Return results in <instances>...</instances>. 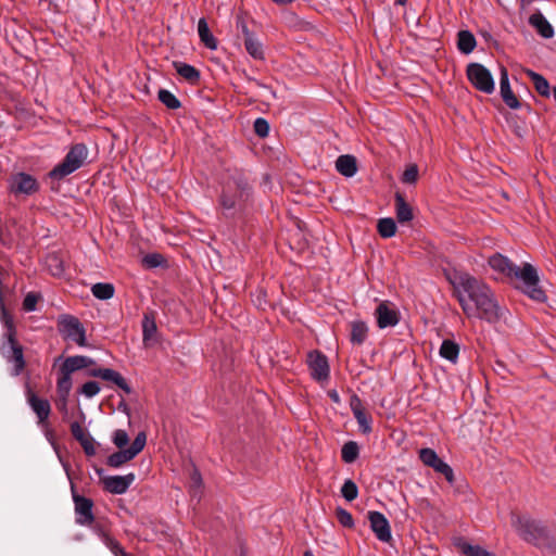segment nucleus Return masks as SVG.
Wrapping results in <instances>:
<instances>
[{
	"label": "nucleus",
	"instance_id": "e433bc0d",
	"mask_svg": "<svg viewBox=\"0 0 556 556\" xmlns=\"http://www.w3.org/2000/svg\"><path fill=\"white\" fill-rule=\"evenodd\" d=\"M156 330L154 317L146 314L142 319V337L146 344L154 338Z\"/></svg>",
	"mask_w": 556,
	"mask_h": 556
},
{
	"label": "nucleus",
	"instance_id": "f3484780",
	"mask_svg": "<svg viewBox=\"0 0 556 556\" xmlns=\"http://www.w3.org/2000/svg\"><path fill=\"white\" fill-rule=\"evenodd\" d=\"M375 316L377 319V326L380 329L394 327L400 321V313L395 308L390 307L387 302H381L377 306Z\"/></svg>",
	"mask_w": 556,
	"mask_h": 556
},
{
	"label": "nucleus",
	"instance_id": "49530a36",
	"mask_svg": "<svg viewBox=\"0 0 556 556\" xmlns=\"http://www.w3.org/2000/svg\"><path fill=\"white\" fill-rule=\"evenodd\" d=\"M71 433L78 442L90 435V433L78 421H73L71 424Z\"/></svg>",
	"mask_w": 556,
	"mask_h": 556
},
{
	"label": "nucleus",
	"instance_id": "72a5a7b5",
	"mask_svg": "<svg viewBox=\"0 0 556 556\" xmlns=\"http://www.w3.org/2000/svg\"><path fill=\"white\" fill-rule=\"evenodd\" d=\"M440 356L452 362L456 363L459 354V345L452 340H444L440 346Z\"/></svg>",
	"mask_w": 556,
	"mask_h": 556
},
{
	"label": "nucleus",
	"instance_id": "ea45409f",
	"mask_svg": "<svg viewBox=\"0 0 556 556\" xmlns=\"http://www.w3.org/2000/svg\"><path fill=\"white\" fill-rule=\"evenodd\" d=\"M434 471L442 473L448 483L453 484L455 477L452 467L443 462L439 456L433 462V465L430 466Z\"/></svg>",
	"mask_w": 556,
	"mask_h": 556
},
{
	"label": "nucleus",
	"instance_id": "c9c22d12",
	"mask_svg": "<svg viewBox=\"0 0 556 556\" xmlns=\"http://www.w3.org/2000/svg\"><path fill=\"white\" fill-rule=\"evenodd\" d=\"M359 455V447L355 441H348L341 450V458L346 464L354 463Z\"/></svg>",
	"mask_w": 556,
	"mask_h": 556
},
{
	"label": "nucleus",
	"instance_id": "20e7f679",
	"mask_svg": "<svg viewBox=\"0 0 556 556\" xmlns=\"http://www.w3.org/2000/svg\"><path fill=\"white\" fill-rule=\"evenodd\" d=\"M511 279L515 281V288L531 300L539 303H544L547 300L544 289L540 286L538 271L531 264L525 263L522 267L517 266Z\"/></svg>",
	"mask_w": 556,
	"mask_h": 556
},
{
	"label": "nucleus",
	"instance_id": "39448f33",
	"mask_svg": "<svg viewBox=\"0 0 556 556\" xmlns=\"http://www.w3.org/2000/svg\"><path fill=\"white\" fill-rule=\"evenodd\" d=\"M88 148L85 143L73 144L61 163L55 165L48 174L53 180H62L84 166L88 157Z\"/></svg>",
	"mask_w": 556,
	"mask_h": 556
},
{
	"label": "nucleus",
	"instance_id": "4d7b16f0",
	"mask_svg": "<svg viewBox=\"0 0 556 556\" xmlns=\"http://www.w3.org/2000/svg\"><path fill=\"white\" fill-rule=\"evenodd\" d=\"M163 261V257L161 254H157V253H153V254H148L144 256L143 258V262L149 266V267H157L161 265Z\"/></svg>",
	"mask_w": 556,
	"mask_h": 556
},
{
	"label": "nucleus",
	"instance_id": "c85d7f7f",
	"mask_svg": "<svg viewBox=\"0 0 556 556\" xmlns=\"http://www.w3.org/2000/svg\"><path fill=\"white\" fill-rule=\"evenodd\" d=\"M350 341L353 344L362 345L368 337V327L363 320H353L351 323Z\"/></svg>",
	"mask_w": 556,
	"mask_h": 556
},
{
	"label": "nucleus",
	"instance_id": "f704fd0d",
	"mask_svg": "<svg viewBox=\"0 0 556 556\" xmlns=\"http://www.w3.org/2000/svg\"><path fill=\"white\" fill-rule=\"evenodd\" d=\"M91 292L99 300H109L113 298L115 288L112 283L98 282L91 287Z\"/></svg>",
	"mask_w": 556,
	"mask_h": 556
},
{
	"label": "nucleus",
	"instance_id": "f257e3e1",
	"mask_svg": "<svg viewBox=\"0 0 556 556\" xmlns=\"http://www.w3.org/2000/svg\"><path fill=\"white\" fill-rule=\"evenodd\" d=\"M450 281L468 318L476 317L488 323H496L501 318V308L494 293L482 280L468 273H455Z\"/></svg>",
	"mask_w": 556,
	"mask_h": 556
},
{
	"label": "nucleus",
	"instance_id": "c756f323",
	"mask_svg": "<svg viewBox=\"0 0 556 556\" xmlns=\"http://www.w3.org/2000/svg\"><path fill=\"white\" fill-rule=\"evenodd\" d=\"M198 33L201 42L210 50H215L217 48V40L211 33L208 28V24L204 17L200 18L198 22Z\"/></svg>",
	"mask_w": 556,
	"mask_h": 556
},
{
	"label": "nucleus",
	"instance_id": "6ab92c4d",
	"mask_svg": "<svg viewBox=\"0 0 556 556\" xmlns=\"http://www.w3.org/2000/svg\"><path fill=\"white\" fill-rule=\"evenodd\" d=\"M135 480L134 473L110 476L103 479L104 490L112 494H124Z\"/></svg>",
	"mask_w": 556,
	"mask_h": 556
},
{
	"label": "nucleus",
	"instance_id": "f8f14e48",
	"mask_svg": "<svg viewBox=\"0 0 556 556\" xmlns=\"http://www.w3.org/2000/svg\"><path fill=\"white\" fill-rule=\"evenodd\" d=\"M307 365L311 376L316 381H326L329 378L328 358L320 351L314 350L307 354Z\"/></svg>",
	"mask_w": 556,
	"mask_h": 556
},
{
	"label": "nucleus",
	"instance_id": "5701e85b",
	"mask_svg": "<svg viewBox=\"0 0 556 556\" xmlns=\"http://www.w3.org/2000/svg\"><path fill=\"white\" fill-rule=\"evenodd\" d=\"M488 263L493 270L498 271L508 278H513V274L517 267V265H515L506 256L500 253H496L489 257Z\"/></svg>",
	"mask_w": 556,
	"mask_h": 556
},
{
	"label": "nucleus",
	"instance_id": "bb28decb",
	"mask_svg": "<svg viewBox=\"0 0 556 556\" xmlns=\"http://www.w3.org/2000/svg\"><path fill=\"white\" fill-rule=\"evenodd\" d=\"M173 66L178 73V75L181 76L189 84L197 85L200 81V71L197 70L194 66L179 61L173 62Z\"/></svg>",
	"mask_w": 556,
	"mask_h": 556
},
{
	"label": "nucleus",
	"instance_id": "2f4dec72",
	"mask_svg": "<svg viewBox=\"0 0 556 556\" xmlns=\"http://www.w3.org/2000/svg\"><path fill=\"white\" fill-rule=\"evenodd\" d=\"M527 75L533 83L534 88L540 96L544 98H548L551 96L549 83L541 74L533 71H528Z\"/></svg>",
	"mask_w": 556,
	"mask_h": 556
},
{
	"label": "nucleus",
	"instance_id": "864d4df0",
	"mask_svg": "<svg viewBox=\"0 0 556 556\" xmlns=\"http://www.w3.org/2000/svg\"><path fill=\"white\" fill-rule=\"evenodd\" d=\"M90 527L92 528L93 532L101 539V541H103L105 536L110 535L108 527L100 521H93Z\"/></svg>",
	"mask_w": 556,
	"mask_h": 556
},
{
	"label": "nucleus",
	"instance_id": "3c124183",
	"mask_svg": "<svg viewBox=\"0 0 556 556\" xmlns=\"http://www.w3.org/2000/svg\"><path fill=\"white\" fill-rule=\"evenodd\" d=\"M129 442V437L125 430L117 429L113 433V443L118 447L123 448Z\"/></svg>",
	"mask_w": 556,
	"mask_h": 556
},
{
	"label": "nucleus",
	"instance_id": "5fc2aeb1",
	"mask_svg": "<svg viewBox=\"0 0 556 556\" xmlns=\"http://www.w3.org/2000/svg\"><path fill=\"white\" fill-rule=\"evenodd\" d=\"M102 542L113 554H117L123 548L119 542L111 535L105 536Z\"/></svg>",
	"mask_w": 556,
	"mask_h": 556
},
{
	"label": "nucleus",
	"instance_id": "de8ad7c7",
	"mask_svg": "<svg viewBox=\"0 0 556 556\" xmlns=\"http://www.w3.org/2000/svg\"><path fill=\"white\" fill-rule=\"evenodd\" d=\"M437 457V452L430 447H425L419 451V459L422 462L424 465L428 467L433 465V462L435 460Z\"/></svg>",
	"mask_w": 556,
	"mask_h": 556
},
{
	"label": "nucleus",
	"instance_id": "6e6552de",
	"mask_svg": "<svg viewBox=\"0 0 556 556\" xmlns=\"http://www.w3.org/2000/svg\"><path fill=\"white\" fill-rule=\"evenodd\" d=\"M236 25L241 33L240 38L248 54L255 61H264L265 49L257 35L249 29L244 18L240 16L237 17Z\"/></svg>",
	"mask_w": 556,
	"mask_h": 556
},
{
	"label": "nucleus",
	"instance_id": "6e6d98bb",
	"mask_svg": "<svg viewBox=\"0 0 556 556\" xmlns=\"http://www.w3.org/2000/svg\"><path fill=\"white\" fill-rule=\"evenodd\" d=\"M102 542L113 554H117L123 548L119 542L111 535L105 536Z\"/></svg>",
	"mask_w": 556,
	"mask_h": 556
},
{
	"label": "nucleus",
	"instance_id": "f03ea898",
	"mask_svg": "<svg viewBox=\"0 0 556 556\" xmlns=\"http://www.w3.org/2000/svg\"><path fill=\"white\" fill-rule=\"evenodd\" d=\"M252 193V186L247 172L239 167L225 168L220 178L218 204L225 217H235L241 213Z\"/></svg>",
	"mask_w": 556,
	"mask_h": 556
},
{
	"label": "nucleus",
	"instance_id": "a19ab883",
	"mask_svg": "<svg viewBox=\"0 0 556 556\" xmlns=\"http://www.w3.org/2000/svg\"><path fill=\"white\" fill-rule=\"evenodd\" d=\"M14 227L13 223H7L2 220L0 216V242L5 247H12L14 243V236L12 232V228Z\"/></svg>",
	"mask_w": 556,
	"mask_h": 556
},
{
	"label": "nucleus",
	"instance_id": "c03bdc74",
	"mask_svg": "<svg viewBox=\"0 0 556 556\" xmlns=\"http://www.w3.org/2000/svg\"><path fill=\"white\" fill-rule=\"evenodd\" d=\"M48 267L53 276H61L64 271L63 262L56 254L47 257Z\"/></svg>",
	"mask_w": 556,
	"mask_h": 556
},
{
	"label": "nucleus",
	"instance_id": "b1692460",
	"mask_svg": "<svg viewBox=\"0 0 556 556\" xmlns=\"http://www.w3.org/2000/svg\"><path fill=\"white\" fill-rule=\"evenodd\" d=\"M529 24L545 39L554 36V28L541 12H535L529 17Z\"/></svg>",
	"mask_w": 556,
	"mask_h": 556
},
{
	"label": "nucleus",
	"instance_id": "aec40b11",
	"mask_svg": "<svg viewBox=\"0 0 556 556\" xmlns=\"http://www.w3.org/2000/svg\"><path fill=\"white\" fill-rule=\"evenodd\" d=\"M500 92L505 104L513 110H518L521 106L520 101L510 88L508 73L505 67H502L500 78Z\"/></svg>",
	"mask_w": 556,
	"mask_h": 556
},
{
	"label": "nucleus",
	"instance_id": "473e14b6",
	"mask_svg": "<svg viewBox=\"0 0 556 556\" xmlns=\"http://www.w3.org/2000/svg\"><path fill=\"white\" fill-rule=\"evenodd\" d=\"M72 387V374L60 367L59 377L56 380L58 395H70Z\"/></svg>",
	"mask_w": 556,
	"mask_h": 556
},
{
	"label": "nucleus",
	"instance_id": "2eb2a0df",
	"mask_svg": "<svg viewBox=\"0 0 556 556\" xmlns=\"http://www.w3.org/2000/svg\"><path fill=\"white\" fill-rule=\"evenodd\" d=\"M370 528L377 539L381 542H389L392 539L391 528L388 519L380 511H368Z\"/></svg>",
	"mask_w": 556,
	"mask_h": 556
},
{
	"label": "nucleus",
	"instance_id": "4be33fe9",
	"mask_svg": "<svg viewBox=\"0 0 556 556\" xmlns=\"http://www.w3.org/2000/svg\"><path fill=\"white\" fill-rule=\"evenodd\" d=\"M0 315H1V323L5 329L2 334V340H5V339L12 340V338H17V330H16V327L14 324L13 316L5 308L1 289H0Z\"/></svg>",
	"mask_w": 556,
	"mask_h": 556
},
{
	"label": "nucleus",
	"instance_id": "423d86ee",
	"mask_svg": "<svg viewBox=\"0 0 556 556\" xmlns=\"http://www.w3.org/2000/svg\"><path fill=\"white\" fill-rule=\"evenodd\" d=\"M8 190L15 198H28L39 192L40 184L35 176L18 172L9 177Z\"/></svg>",
	"mask_w": 556,
	"mask_h": 556
},
{
	"label": "nucleus",
	"instance_id": "338daca9",
	"mask_svg": "<svg viewBox=\"0 0 556 556\" xmlns=\"http://www.w3.org/2000/svg\"><path fill=\"white\" fill-rule=\"evenodd\" d=\"M532 1H533V0H519L520 5H521L522 8H525V7L529 5Z\"/></svg>",
	"mask_w": 556,
	"mask_h": 556
},
{
	"label": "nucleus",
	"instance_id": "13d9d810",
	"mask_svg": "<svg viewBox=\"0 0 556 556\" xmlns=\"http://www.w3.org/2000/svg\"><path fill=\"white\" fill-rule=\"evenodd\" d=\"M37 296L34 293H28L23 301V307L27 312H31L36 308Z\"/></svg>",
	"mask_w": 556,
	"mask_h": 556
},
{
	"label": "nucleus",
	"instance_id": "9b49d317",
	"mask_svg": "<svg viewBox=\"0 0 556 556\" xmlns=\"http://www.w3.org/2000/svg\"><path fill=\"white\" fill-rule=\"evenodd\" d=\"M59 330L67 339L79 346H86V330L79 319L72 315H64L59 320Z\"/></svg>",
	"mask_w": 556,
	"mask_h": 556
},
{
	"label": "nucleus",
	"instance_id": "dca6fc26",
	"mask_svg": "<svg viewBox=\"0 0 556 556\" xmlns=\"http://www.w3.org/2000/svg\"><path fill=\"white\" fill-rule=\"evenodd\" d=\"M26 395L28 405L37 416V424H47L49 416L51 414V405L49 401L46 399L38 397L37 394L33 392L30 389H28Z\"/></svg>",
	"mask_w": 556,
	"mask_h": 556
},
{
	"label": "nucleus",
	"instance_id": "e2e57ef3",
	"mask_svg": "<svg viewBox=\"0 0 556 556\" xmlns=\"http://www.w3.org/2000/svg\"><path fill=\"white\" fill-rule=\"evenodd\" d=\"M263 304H264V299L262 296V292H260V294L257 295V301H256V305L261 308H263Z\"/></svg>",
	"mask_w": 556,
	"mask_h": 556
},
{
	"label": "nucleus",
	"instance_id": "0eeeda50",
	"mask_svg": "<svg viewBox=\"0 0 556 556\" xmlns=\"http://www.w3.org/2000/svg\"><path fill=\"white\" fill-rule=\"evenodd\" d=\"M0 354L3 356V358H5L8 363L13 364V376H20L24 371L26 367L24 348L18 342L17 338H12V340H2L0 345Z\"/></svg>",
	"mask_w": 556,
	"mask_h": 556
},
{
	"label": "nucleus",
	"instance_id": "8fccbe9b",
	"mask_svg": "<svg viewBox=\"0 0 556 556\" xmlns=\"http://www.w3.org/2000/svg\"><path fill=\"white\" fill-rule=\"evenodd\" d=\"M100 392V386L97 381H88L81 386L80 393L87 397H93Z\"/></svg>",
	"mask_w": 556,
	"mask_h": 556
},
{
	"label": "nucleus",
	"instance_id": "bf43d9fd",
	"mask_svg": "<svg viewBox=\"0 0 556 556\" xmlns=\"http://www.w3.org/2000/svg\"><path fill=\"white\" fill-rule=\"evenodd\" d=\"M70 395H58L56 406L61 413L67 414V401Z\"/></svg>",
	"mask_w": 556,
	"mask_h": 556
},
{
	"label": "nucleus",
	"instance_id": "58836bf2",
	"mask_svg": "<svg viewBox=\"0 0 556 556\" xmlns=\"http://www.w3.org/2000/svg\"><path fill=\"white\" fill-rule=\"evenodd\" d=\"M157 99L169 110H177L181 106L177 97L167 89H160Z\"/></svg>",
	"mask_w": 556,
	"mask_h": 556
},
{
	"label": "nucleus",
	"instance_id": "cd10ccee",
	"mask_svg": "<svg viewBox=\"0 0 556 556\" xmlns=\"http://www.w3.org/2000/svg\"><path fill=\"white\" fill-rule=\"evenodd\" d=\"M395 212L396 218L400 223L410 222L414 217L413 210L410 205L405 201V198L402 193H395Z\"/></svg>",
	"mask_w": 556,
	"mask_h": 556
},
{
	"label": "nucleus",
	"instance_id": "79ce46f5",
	"mask_svg": "<svg viewBox=\"0 0 556 556\" xmlns=\"http://www.w3.org/2000/svg\"><path fill=\"white\" fill-rule=\"evenodd\" d=\"M341 494L348 502L354 501L358 496L356 483L351 479L345 480L341 488Z\"/></svg>",
	"mask_w": 556,
	"mask_h": 556
},
{
	"label": "nucleus",
	"instance_id": "4468645a",
	"mask_svg": "<svg viewBox=\"0 0 556 556\" xmlns=\"http://www.w3.org/2000/svg\"><path fill=\"white\" fill-rule=\"evenodd\" d=\"M350 408L358 424L359 431L364 434H369L372 431V417L366 410L361 397L357 394H353L350 397Z\"/></svg>",
	"mask_w": 556,
	"mask_h": 556
},
{
	"label": "nucleus",
	"instance_id": "69168bd1",
	"mask_svg": "<svg viewBox=\"0 0 556 556\" xmlns=\"http://www.w3.org/2000/svg\"><path fill=\"white\" fill-rule=\"evenodd\" d=\"M114 556H131V555L126 553V551L123 547L117 554H114Z\"/></svg>",
	"mask_w": 556,
	"mask_h": 556
},
{
	"label": "nucleus",
	"instance_id": "ddd939ff",
	"mask_svg": "<svg viewBox=\"0 0 556 556\" xmlns=\"http://www.w3.org/2000/svg\"><path fill=\"white\" fill-rule=\"evenodd\" d=\"M73 501L75 504L76 522L81 526H90L94 521L92 513L93 502L92 500L77 494L72 485Z\"/></svg>",
	"mask_w": 556,
	"mask_h": 556
},
{
	"label": "nucleus",
	"instance_id": "7c9ffc66",
	"mask_svg": "<svg viewBox=\"0 0 556 556\" xmlns=\"http://www.w3.org/2000/svg\"><path fill=\"white\" fill-rule=\"evenodd\" d=\"M477 41L473 34L469 30H460L457 34V48L464 54L471 53L476 48Z\"/></svg>",
	"mask_w": 556,
	"mask_h": 556
},
{
	"label": "nucleus",
	"instance_id": "393cba45",
	"mask_svg": "<svg viewBox=\"0 0 556 556\" xmlns=\"http://www.w3.org/2000/svg\"><path fill=\"white\" fill-rule=\"evenodd\" d=\"M94 364H96V362L88 356L75 355V356H70V357L65 358V361L63 362V364L60 367L71 374H73L77 370L93 366Z\"/></svg>",
	"mask_w": 556,
	"mask_h": 556
},
{
	"label": "nucleus",
	"instance_id": "a18cd8bd",
	"mask_svg": "<svg viewBox=\"0 0 556 556\" xmlns=\"http://www.w3.org/2000/svg\"><path fill=\"white\" fill-rule=\"evenodd\" d=\"M253 129L260 138H266L269 134V124L265 118L258 117L254 121Z\"/></svg>",
	"mask_w": 556,
	"mask_h": 556
},
{
	"label": "nucleus",
	"instance_id": "603ef678",
	"mask_svg": "<svg viewBox=\"0 0 556 556\" xmlns=\"http://www.w3.org/2000/svg\"><path fill=\"white\" fill-rule=\"evenodd\" d=\"M87 456L96 455L94 440L91 435L79 442Z\"/></svg>",
	"mask_w": 556,
	"mask_h": 556
},
{
	"label": "nucleus",
	"instance_id": "09e8293b",
	"mask_svg": "<svg viewBox=\"0 0 556 556\" xmlns=\"http://www.w3.org/2000/svg\"><path fill=\"white\" fill-rule=\"evenodd\" d=\"M418 179V167L416 164H412L403 173L402 181L404 184H415Z\"/></svg>",
	"mask_w": 556,
	"mask_h": 556
},
{
	"label": "nucleus",
	"instance_id": "a878e982",
	"mask_svg": "<svg viewBox=\"0 0 556 556\" xmlns=\"http://www.w3.org/2000/svg\"><path fill=\"white\" fill-rule=\"evenodd\" d=\"M336 169L344 177H353L357 172L356 157L350 154L340 155L336 161Z\"/></svg>",
	"mask_w": 556,
	"mask_h": 556
},
{
	"label": "nucleus",
	"instance_id": "412c9836",
	"mask_svg": "<svg viewBox=\"0 0 556 556\" xmlns=\"http://www.w3.org/2000/svg\"><path fill=\"white\" fill-rule=\"evenodd\" d=\"M453 545L464 556H496L480 545H472L464 538L458 536L453 540Z\"/></svg>",
	"mask_w": 556,
	"mask_h": 556
},
{
	"label": "nucleus",
	"instance_id": "a211bd4d",
	"mask_svg": "<svg viewBox=\"0 0 556 556\" xmlns=\"http://www.w3.org/2000/svg\"><path fill=\"white\" fill-rule=\"evenodd\" d=\"M88 375L91 377L101 378L105 381H111L116 384L119 389H122L125 393H131V388L127 383L126 379L116 370L111 368H97L90 369Z\"/></svg>",
	"mask_w": 556,
	"mask_h": 556
},
{
	"label": "nucleus",
	"instance_id": "0e129e2a",
	"mask_svg": "<svg viewBox=\"0 0 556 556\" xmlns=\"http://www.w3.org/2000/svg\"><path fill=\"white\" fill-rule=\"evenodd\" d=\"M118 407L129 415V408L126 403L122 402Z\"/></svg>",
	"mask_w": 556,
	"mask_h": 556
},
{
	"label": "nucleus",
	"instance_id": "1a4fd4ad",
	"mask_svg": "<svg viewBox=\"0 0 556 556\" xmlns=\"http://www.w3.org/2000/svg\"><path fill=\"white\" fill-rule=\"evenodd\" d=\"M466 75L470 84L479 91L490 94L494 91V79L491 72L480 63L467 65Z\"/></svg>",
	"mask_w": 556,
	"mask_h": 556
},
{
	"label": "nucleus",
	"instance_id": "37998d69",
	"mask_svg": "<svg viewBox=\"0 0 556 556\" xmlns=\"http://www.w3.org/2000/svg\"><path fill=\"white\" fill-rule=\"evenodd\" d=\"M336 517H337L338 522L342 527L349 528V529H352L354 527L353 516L346 509H344L342 507H337Z\"/></svg>",
	"mask_w": 556,
	"mask_h": 556
},
{
	"label": "nucleus",
	"instance_id": "680f3d73",
	"mask_svg": "<svg viewBox=\"0 0 556 556\" xmlns=\"http://www.w3.org/2000/svg\"><path fill=\"white\" fill-rule=\"evenodd\" d=\"M38 426L43 430L47 440L52 443L54 440V432L50 427L49 420L47 421V424Z\"/></svg>",
	"mask_w": 556,
	"mask_h": 556
},
{
	"label": "nucleus",
	"instance_id": "774afa93",
	"mask_svg": "<svg viewBox=\"0 0 556 556\" xmlns=\"http://www.w3.org/2000/svg\"><path fill=\"white\" fill-rule=\"evenodd\" d=\"M330 396H331V399H332L334 402H339V396H338V394H337V392H336V391H334V392H332V393H330Z\"/></svg>",
	"mask_w": 556,
	"mask_h": 556
},
{
	"label": "nucleus",
	"instance_id": "4c0bfd02",
	"mask_svg": "<svg viewBox=\"0 0 556 556\" xmlns=\"http://www.w3.org/2000/svg\"><path fill=\"white\" fill-rule=\"evenodd\" d=\"M377 230L382 238H391L396 232V224L390 217L381 218L378 220Z\"/></svg>",
	"mask_w": 556,
	"mask_h": 556
},
{
	"label": "nucleus",
	"instance_id": "7ed1b4c3",
	"mask_svg": "<svg viewBox=\"0 0 556 556\" xmlns=\"http://www.w3.org/2000/svg\"><path fill=\"white\" fill-rule=\"evenodd\" d=\"M511 526L526 542L552 554L556 553V536L541 521L511 513Z\"/></svg>",
	"mask_w": 556,
	"mask_h": 556
},
{
	"label": "nucleus",
	"instance_id": "9d476101",
	"mask_svg": "<svg viewBox=\"0 0 556 556\" xmlns=\"http://www.w3.org/2000/svg\"><path fill=\"white\" fill-rule=\"evenodd\" d=\"M147 434L146 432H139L132 441L130 447L111 454L106 459V465L111 468H119L124 464L134 459L146 446Z\"/></svg>",
	"mask_w": 556,
	"mask_h": 556
},
{
	"label": "nucleus",
	"instance_id": "052dcab7",
	"mask_svg": "<svg viewBox=\"0 0 556 556\" xmlns=\"http://www.w3.org/2000/svg\"><path fill=\"white\" fill-rule=\"evenodd\" d=\"M190 479L192 482V486L200 489L202 486V477L200 471L194 468L193 471L190 475Z\"/></svg>",
	"mask_w": 556,
	"mask_h": 556
}]
</instances>
